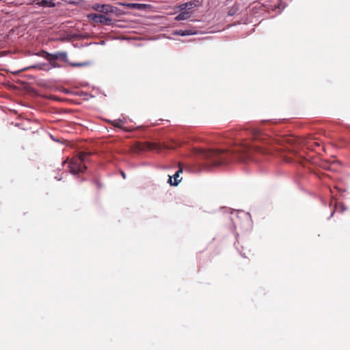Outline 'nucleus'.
Returning <instances> with one entry per match:
<instances>
[{
  "label": "nucleus",
  "instance_id": "obj_1",
  "mask_svg": "<svg viewBox=\"0 0 350 350\" xmlns=\"http://www.w3.org/2000/svg\"><path fill=\"white\" fill-rule=\"evenodd\" d=\"M265 153V150L258 144H251L245 140L235 145L230 150L226 149H198L196 154L204 161L206 167H215L227 164L233 161L248 162L260 161L258 156Z\"/></svg>",
  "mask_w": 350,
  "mask_h": 350
},
{
  "label": "nucleus",
  "instance_id": "obj_2",
  "mask_svg": "<svg viewBox=\"0 0 350 350\" xmlns=\"http://www.w3.org/2000/svg\"><path fill=\"white\" fill-rule=\"evenodd\" d=\"M284 142L291 145L297 143L308 150L317 152L323 149L321 142L316 141L315 139L312 137L306 139H300L294 136H286L284 138Z\"/></svg>",
  "mask_w": 350,
  "mask_h": 350
},
{
  "label": "nucleus",
  "instance_id": "obj_3",
  "mask_svg": "<svg viewBox=\"0 0 350 350\" xmlns=\"http://www.w3.org/2000/svg\"><path fill=\"white\" fill-rule=\"evenodd\" d=\"M86 156L87 154L85 152H79L77 156L70 160L68 167L71 174L73 175H79L85 173L87 169L85 165Z\"/></svg>",
  "mask_w": 350,
  "mask_h": 350
},
{
  "label": "nucleus",
  "instance_id": "obj_4",
  "mask_svg": "<svg viewBox=\"0 0 350 350\" xmlns=\"http://www.w3.org/2000/svg\"><path fill=\"white\" fill-rule=\"evenodd\" d=\"M42 57L48 60L51 65H52L53 67H57L59 66L55 63V60L60 59L62 60L66 63H68L69 65L73 67L76 66H86L87 63H70L68 62L67 53L66 52H57L55 53H49L45 51H42L41 52Z\"/></svg>",
  "mask_w": 350,
  "mask_h": 350
},
{
  "label": "nucleus",
  "instance_id": "obj_5",
  "mask_svg": "<svg viewBox=\"0 0 350 350\" xmlns=\"http://www.w3.org/2000/svg\"><path fill=\"white\" fill-rule=\"evenodd\" d=\"M89 18L92 20L94 23H99L105 25H111L112 20L106 17L103 14H89Z\"/></svg>",
  "mask_w": 350,
  "mask_h": 350
},
{
  "label": "nucleus",
  "instance_id": "obj_6",
  "mask_svg": "<svg viewBox=\"0 0 350 350\" xmlns=\"http://www.w3.org/2000/svg\"><path fill=\"white\" fill-rule=\"evenodd\" d=\"M93 8L98 12L108 14V13H116L117 8L110 5H96L93 6Z\"/></svg>",
  "mask_w": 350,
  "mask_h": 350
},
{
  "label": "nucleus",
  "instance_id": "obj_7",
  "mask_svg": "<svg viewBox=\"0 0 350 350\" xmlns=\"http://www.w3.org/2000/svg\"><path fill=\"white\" fill-rule=\"evenodd\" d=\"M120 5H122L123 7H125L129 9H135V10H144L147 5L146 4H142V3H125V2H120L119 3Z\"/></svg>",
  "mask_w": 350,
  "mask_h": 350
},
{
  "label": "nucleus",
  "instance_id": "obj_8",
  "mask_svg": "<svg viewBox=\"0 0 350 350\" xmlns=\"http://www.w3.org/2000/svg\"><path fill=\"white\" fill-rule=\"evenodd\" d=\"M33 3L44 8H54L55 6L53 0H33Z\"/></svg>",
  "mask_w": 350,
  "mask_h": 350
},
{
  "label": "nucleus",
  "instance_id": "obj_9",
  "mask_svg": "<svg viewBox=\"0 0 350 350\" xmlns=\"http://www.w3.org/2000/svg\"><path fill=\"white\" fill-rule=\"evenodd\" d=\"M183 170L181 169L178 170L175 174L174 175V182H172V176H169L168 182L171 185L176 186L180 182V179H179L180 174L182 173Z\"/></svg>",
  "mask_w": 350,
  "mask_h": 350
},
{
  "label": "nucleus",
  "instance_id": "obj_10",
  "mask_svg": "<svg viewBox=\"0 0 350 350\" xmlns=\"http://www.w3.org/2000/svg\"><path fill=\"white\" fill-rule=\"evenodd\" d=\"M252 138L254 141L264 140L265 135L258 130L252 131Z\"/></svg>",
  "mask_w": 350,
  "mask_h": 350
},
{
  "label": "nucleus",
  "instance_id": "obj_11",
  "mask_svg": "<svg viewBox=\"0 0 350 350\" xmlns=\"http://www.w3.org/2000/svg\"><path fill=\"white\" fill-rule=\"evenodd\" d=\"M159 148V145L155 143L146 142L142 145V150H157Z\"/></svg>",
  "mask_w": 350,
  "mask_h": 350
},
{
  "label": "nucleus",
  "instance_id": "obj_12",
  "mask_svg": "<svg viewBox=\"0 0 350 350\" xmlns=\"http://www.w3.org/2000/svg\"><path fill=\"white\" fill-rule=\"evenodd\" d=\"M109 122L111 125H113V126H115L116 128L122 129H124V131H128L123 126L124 122L122 120L119 119V120H110Z\"/></svg>",
  "mask_w": 350,
  "mask_h": 350
},
{
  "label": "nucleus",
  "instance_id": "obj_13",
  "mask_svg": "<svg viewBox=\"0 0 350 350\" xmlns=\"http://www.w3.org/2000/svg\"><path fill=\"white\" fill-rule=\"evenodd\" d=\"M190 14L188 12H182L175 17L176 21H183L189 18Z\"/></svg>",
  "mask_w": 350,
  "mask_h": 350
},
{
  "label": "nucleus",
  "instance_id": "obj_14",
  "mask_svg": "<svg viewBox=\"0 0 350 350\" xmlns=\"http://www.w3.org/2000/svg\"><path fill=\"white\" fill-rule=\"evenodd\" d=\"M335 208H336V210L340 209V211H341V212L344 211L346 209V208L345 207V205L342 203H336Z\"/></svg>",
  "mask_w": 350,
  "mask_h": 350
},
{
  "label": "nucleus",
  "instance_id": "obj_15",
  "mask_svg": "<svg viewBox=\"0 0 350 350\" xmlns=\"http://www.w3.org/2000/svg\"><path fill=\"white\" fill-rule=\"evenodd\" d=\"M184 33H185V36H189V35L196 34V32L193 30L189 29V30H184Z\"/></svg>",
  "mask_w": 350,
  "mask_h": 350
},
{
  "label": "nucleus",
  "instance_id": "obj_16",
  "mask_svg": "<svg viewBox=\"0 0 350 350\" xmlns=\"http://www.w3.org/2000/svg\"><path fill=\"white\" fill-rule=\"evenodd\" d=\"M174 35L185 36L184 30H177L174 31Z\"/></svg>",
  "mask_w": 350,
  "mask_h": 350
},
{
  "label": "nucleus",
  "instance_id": "obj_17",
  "mask_svg": "<svg viewBox=\"0 0 350 350\" xmlns=\"http://www.w3.org/2000/svg\"><path fill=\"white\" fill-rule=\"evenodd\" d=\"M187 6H188V3H183L182 5H180V9L181 11L185 10L187 8Z\"/></svg>",
  "mask_w": 350,
  "mask_h": 350
},
{
  "label": "nucleus",
  "instance_id": "obj_18",
  "mask_svg": "<svg viewBox=\"0 0 350 350\" xmlns=\"http://www.w3.org/2000/svg\"><path fill=\"white\" fill-rule=\"evenodd\" d=\"M187 3H188L187 8H188L189 10H191V9L193 8H194V6H195V3H193V2H191V1L188 2Z\"/></svg>",
  "mask_w": 350,
  "mask_h": 350
},
{
  "label": "nucleus",
  "instance_id": "obj_19",
  "mask_svg": "<svg viewBox=\"0 0 350 350\" xmlns=\"http://www.w3.org/2000/svg\"><path fill=\"white\" fill-rule=\"evenodd\" d=\"M121 174H122V177H123L124 178H126V174H125V173H124V172H122H122H121Z\"/></svg>",
  "mask_w": 350,
  "mask_h": 350
},
{
  "label": "nucleus",
  "instance_id": "obj_20",
  "mask_svg": "<svg viewBox=\"0 0 350 350\" xmlns=\"http://www.w3.org/2000/svg\"><path fill=\"white\" fill-rule=\"evenodd\" d=\"M336 211V209L333 211V213H332V215H331L332 216L334 215V213H335Z\"/></svg>",
  "mask_w": 350,
  "mask_h": 350
},
{
  "label": "nucleus",
  "instance_id": "obj_21",
  "mask_svg": "<svg viewBox=\"0 0 350 350\" xmlns=\"http://www.w3.org/2000/svg\"><path fill=\"white\" fill-rule=\"evenodd\" d=\"M336 211V209L333 211V213H332V215H331L332 216L334 215V213H335Z\"/></svg>",
  "mask_w": 350,
  "mask_h": 350
},
{
  "label": "nucleus",
  "instance_id": "obj_22",
  "mask_svg": "<svg viewBox=\"0 0 350 350\" xmlns=\"http://www.w3.org/2000/svg\"><path fill=\"white\" fill-rule=\"evenodd\" d=\"M336 211V209L333 211V213H332V215H331L332 216L334 215V213H335Z\"/></svg>",
  "mask_w": 350,
  "mask_h": 350
}]
</instances>
